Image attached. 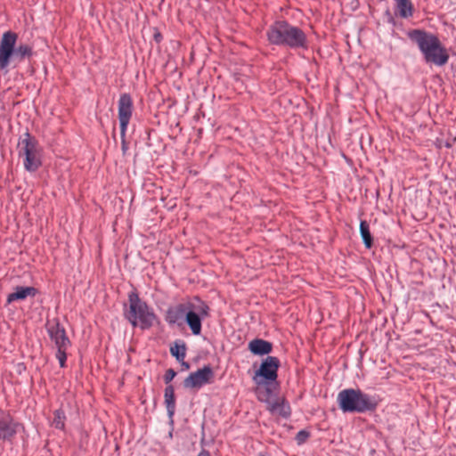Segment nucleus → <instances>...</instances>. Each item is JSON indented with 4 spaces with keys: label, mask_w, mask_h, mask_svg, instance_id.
I'll return each instance as SVG.
<instances>
[{
    "label": "nucleus",
    "mask_w": 456,
    "mask_h": 456,
    "mask_svg": "<svg viewBox=\"0 0 456 456\" xmlns=\"http://www.w3.org/2000/svg\"><path fill=\"white\" fill-rule=\"evenodd\" d=\"M256 395L259 401L266 403L267 405L270 403L272 400L274 399V397L273 396V391L269 387H265L264 388L259 387L256 389Z\"/></svg>",
    "instance_id": "21"
},
{
    "label": "nucleus",
    "mask_w": 456,
    "mask_h": 456,
    "mask_svg": "<svg viewBox=\"0 0 456 456\" xmlns=\"http://www.w3.org/2000/svg\"><path fill=\"white\" fill-rule=\"evenodd\" d=\"M406 36L417 46L427 64L443 67L448 62V50L436 34L422 28H413L408 30Z\"/></svg>",
    "instance_id": "1"
},
{
    "label": "nucleus",
    "mask_w": 456,
    "mask_h": 456,
    "mask_svg": "<svg viewBox=\"0 0 456 456\" xmlns=\"http://www.w3.org/2000/svg\"><path fill=\"white\" fill-rule=\"evenodd\" d=\"M129 309L126 313L128 322L134 326H139L142 330H147L153 326L157 316L153 310L142 301L136 292H131L128 296Z\"/></svg>",
    "instance_id": "5"
},
{
    "label": "nucleus",
    "mask_w": 456,
    "mask_h": 456,
    "mask_svg": "<svg viewBox=\"0 0 456 456\" xmlns=\"http://www.w3.org/2000/svg\"><path fill=\"white\" fill-rule=\"evenodd\" d=\"M159 37H160V35H156V36H155V37H156V39H157V40H158V39H159Z\"/></svg>",
    "instance_id": "30"
},
{
    "label": "nucleus",
    "mask_w": 456,
    "mask_h": 456,
    "mask_svg": "<svg viewBox=\"0 0 456 456\" xmlns=\"http://www.w3.org/2000/svg\"><path fill=\"white\" fill-rule=\"evenodd\" d=\"M183 366L185 367V368H189V364L187 362H184V360L183 362H181Z\"/></svg>",
    "instance_id": "28"
},
{
    "label": "nucleus",
    "mask_w": 456,
    "mask_h": 456,
    "mask_svg": "<svg viewBox=\"0 0 456 456\" xmlns=\"http://www.w3.org/2000/svg\"><path fill=\"white\" fill-rule=\"evenodd\" d=\"M120 137H121V150H122L123 154H126V152L128 149L127 143L126 142V134L123 136L122 134L120 133Z\"/></svg>",
    "instance_id": "25"
},
{
    "label": "nucleus",
    "mask_w": 456,
    "mask_h": 456,
    "mask_svg": "<svg viewBox=\"0 0 456 456\" xmlns=\"http://www.w3.org/2000/svg\"><path fill=\"white\" fill-rule=\"evenodd\" d=\"M360 233L365 247L370 248L372 247V236L370 232L369 224L366 221H361Z\"/></svg>",
    "instance_id": "19"
},
{
    "label": "nucleus",
    "mask_w": 456,
    "mask_h": 456,
    "mask_svg": "<svg viewBox=\"0 0 456 456\" xmlns=\"http://www.w3.org/2000/svg\"><path fill=\"white\" fill-rule=\"evenodd\" d=\"M186 345L184 342H181V344L175 342L170 347V353L173 356L176 358L178 362H183L186 357Z\"/></svg>",
    "instance_id": "20"
},
{
    "label": "nucleus",
    "mask_w": 456,
    "mask_h": 456,
    "mask_svg": "<svg viewBox=\"0 0 456 456\" xmlns=\"http://www.w3.org/2000/svg\"><path fill=\"white\" fill-rule=\"evenodd\" d=\"M215 373L209 365H205L194 372H191L183 380V387L188 389L200 390L202 387L211 384Z\"/></svg>",
    "instance_id": "10"
},
{
    "label": "nucleus",
    "mask_w": 456,
    "mask_h": 456,
    "mask_svg": "<svg viewBox=\"0 0 456 456\" xmlns=\"http://www.w3.org/2000/svg\"><path fill=\"white\" fill-rule=\"evenodd\" d=\"M395 14L402 19H409L414 13V5L411 0H393Z\"/></svg>",
    "instance_id": "16"
},
{
    "label": "nucleus",
    "mask_w": 456,
    "mask_h": 456,
    "mask_svg": "<svg viewBox=\"0 0 456 456\" xmlns=\"http://www.w3.org/2000/svg\"><path fill=\"white\" fill-rule=\"evenodd\" d=\"M191 305V301L178 304L169 307L165 315V320L169 325H181L185 320L186 314Z\"/></svg>",
    "instance_id": "13"
},
{
    "label": "nucleus",
    "mask_w": 456,
    "mask_h": 456,
    "mask_svg": "<svg viewBox=\"0 0 456 456\" xmlns=\"http://www.w3.org/2000/svg\"><path fill=\"white\" fill-rule=\"evenodd\" d=\"M165 405L167 411V416L173 421V417L175 412V389L172 385H168L164 391Z\"/></svg>",
    "instance_id": "17"
},
{
    "label": "nucleus",
    "mask_w": 456,
    "mask_h": 456,
    "mask_svg": "<svg viewBox=\"0 0 456 456\" xmlns=\"http://www.w3.org/2000/svg\"><path fill=\"white\" fill-rule=\"evenodd\" d=\"M133 101L128 94H122L118 100V120L122 135L126 134L127 126L132 117Z\"/></svg>",
    "instance_id": "11"
},
{
    "label": "nucleus",
    "mask_w": 456,
    "mask_h": 456,
    "mask_svg": "<svg viewBox=\"0 0 456 456\" xmlns=\"http://www.w3.org/2000/svg\"><path fill=\"white\" fill-rule=\"evenodd\" d=\"M258 456H272V455H270L268 453H259Z\"/></svg>",
    "instance_id": "29"
},
{
    "label": "nucleus",
    "mask_w": 456,
    "mask_h": 456,
    "mask_svg": "<svg viewBox=\"0 0 456 456\" xmlns=\"http://www.w3.org/2000/svg\"><path fill=\"white\" fill-rule=\"evenodd\" d=\"M279 367V359L275 356L268 355L262 361L259 369L252 377L253 381L257 386L270 385L271 383L276 381Z\"/></svg>",
    "instance_id": "9"
},
{
    "label": "nucleus",
    "mask_w": 456,
    "mask_h": 456,
    "mask_svg": "<svg viewBox=\"0 0 456 456\" xmlns=\"http://www.w3.org/2000/svg\"><path fill=\"white\" fill-rule=\"evenodd\" d=\"M175 375H176V372L173 369H168L164 375L165 383L166 384L170 383L174 379Z\"/></svg>",
    "instance_id": "24"
},
{
    "label": "nucleus",
    "mask_w": 456,
    "mask_h": 456,
    "mask_svg": "<svg viewBox=\"0 0 456 456\" xmlns=\"http://www.w3.org/2000/svg\"><path fill=\"white\" fill-rule=\"evenodd\" d=\"M46 330L57 349L56 358L60 366L64 368L66 366L67 350L71 346V341L68 338L64 327L61 325L57 319H53L46 324Z\"/></svg>",
    "instance_id": "7"
},
{
    "label": "nucleus",
    "mask_w": 456,
    "mask_h": 456,
    "mask_svg": "<svg viewBox=\"0 0 456 456\" xmlns=\"http://www.w3.org/2000/svg\"><path fill=\"white\" fill-rule=\"evenodd\" d=\"M309 436H310V434L308 431L300 430L299 432H297V434L296 436V441H297V444H302L308 439Z\"/></svg>",
    "instance_id": "23"
},
{
    "label": "nucleus",
    "mask_w": 456,
    "mask_h": 456,
    "mask_svg": "<svg viewBox=\"0 0 456 456\" xmlns=\"http://www.w3.org/2000/svg\"><path fill=\"white\" fill-rule=\"evenodd\" d=\"M267 409L273 414H278L281 417L288 418L290 415V407L285 403L284 401H281L279 398H274L270 402Z\"/></svg>",
    "instance_id": "18"
},
{
    "label": "nucleus",
    "mask_w": 456,
    "mask_h": 456,
    "mask_svg": "<svg viewBox=\"0 0 456 456\" xmlns=\"http://www.w3.org/2000/svg\"><path fill=\"white\" fill-rule=\"evenodd\" d=\"M37 293V290L34 287H22L17 286L14 289V292L10 293L7 296V304H12L15 301L24 300L28 297H35Z\"/></svg>",
    "instance_id": "14"
},
{
    "label": "nucleus",
    "mask_w": 456,
    "mask_h": 456,
    "mask_svg": "<svg viewBox=\"0 0 456 456\" xmlns=\"http://www.w3.org/2000/svg\"><path fill=\"white\" fill-rule=\"evenodd\" d=\"M248 350L255 355L269 354L273 350V344L262 338H255L248 343Z\"/></svg>",
    "instance_id": "15"
},
{
    "label": "nucleus",
    "mask_w": 456,
    "mask_h": 456,
    "mask_svg": "<svg viewBox=\"0 0 456 456\" xmlns=\"http://www.w3.org/2000/svg\"><path fill=\"white\" fill-rule=\"evenodd\" d=\"M17 150L19 157L23 159V166L27 171L35 172L41 167L43 148L37 139L28 132L20 138Z\"/></svg>",
    "instance_id": "6"
},
{
    "label": "nucleus",
    "mask_w": 456,
    "mask_h": 456,
    "mask_svg": "<svg viewBox=\"0 0 456 456\" xmlns=\"http://www.w3.org/2000/svg\"><path fill=\"white\" fill-rule=\"evenodd\" d=\"M208 305L199 297L191 300L184 322L194 336H199L201 333L202 321L208 316Z\"/></svg>",
    "instance_id": "8"
},
{
    "label": "nucleus",
    "mask_w": 456,
    "mask_h": 456,
    "mask_svg": "<svg viewBox=\"0 0 456 456\" xmlns=\"http://www.w3.org/2000/svg\"><path fill=\"white\" fill-rule=\"evenodd\" d=\"M20 424L0 409V440H11L18 432Z\"/></svg>",
    "instance_id": "12"
},
{
    "label": "nucleus",
    "mask_w": 456,
    "mask_h": 456,
    "mask_svg": "<svg viewBox=\"0 0 456 456\" xmlns=\"http://www.w3.org/2000/svg\"><path fill=\"white\" fill-rule=\"evenodd\" d=\"M17 33L8 30L0 40V69L7 71L8 67L14 66L29 59L33 55V47L28 44L20 43L17 45Z\"/></svg>",
    "instance_id": "2"
},
{
    "label": "nucleus",
    "mask_w": 456,
    "mask_h": 456,
    "mask_svg": "<svg viewBox=\"0 0 456 456\" xmlns=\"http://www.w3.org/2000/svg\"><path fill=\"white\" fill-rule=\"evenodd\" d=\"M65 413L62 410H56L54 411V418L53 420V425L55 428L63 429L65 426Z\"/></svg>",
    "instance_id": "22"
},
{
    "label": "nucleus",
    "mask_w": 456,
    "mask_h": 456,
    "mask_svg": "<svg viewBox=\"0 0 456 456\" xmlns=\"http://www.w3.org/2000/svg\"><path fill=\"white\" fill-rule=\"evenodd\" d=\"M266 36L268 41L273 45L289 46L293 49L306 47L305 32L285 20H279L272 24Z\"/></svg>",
    "instance_id": "3"
},
{
    "label": "nucleus",
    "mask_w": 456,
    "mask_h": 456,
    "mask_svg": "<svg viewBox=\"0 0 456 456\" xmlns=\"http://www.w3.org/2000/svg\"><path fill=\"white\" fill-rule=\"evenodd\" d=\"M198 456H211V455H210V453H209V452H208V451H207V450L203 449V450H201V451L199 452Z\"/></svg>",
    "instance_id": "26"
},
{
    "label": "nucleus",
    "mask_w": 456,
    "mask_h": 456,
    "mask_svg": "<svg viewBox=\"0 0 456 456\" xmlns=\"http://www.w3.org/2000/svg\"><path fill=\"white\" fill-rule=\"evenodd\" d=\"M387 15H388V17H389V20H389L390 22H394V18L391 16V14L389 13V12H387Z\"/></svg>",
    "instance_id": "27"
},
{
    "label": "nucleus",
    "mask_w": 456,
    "mask_h": 456,
    "mask_svg": "<svg viewBox=\"0 0 456 456\" xmlns=\"http://www.w3.org/2000/svg\"><path fill=\"white\" fill-rule=\"evenodd\" d=\"M339 409L346 413H365L374 411L379 401L376 396L364 393L359 388H346L338 394Z\"/></svg>",
    "instance_id": "4"
}]
</instances>
